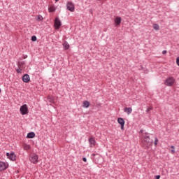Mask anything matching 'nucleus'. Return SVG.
I'll use <instances>...</instances> for the list:
<instances>
[{
	"mask_svg": "<svg viewBox=\"0 0 179 179\" xmlns=\"http://www.w3.org/2000/svg\"><path fill=\"white\" fill-rule=\"evenodd\" d=\"M143 143V145H145L147 147L150 146V145H152V143H153V139L150 138V136H149V134H148V133L145 134Z\"/></svg>",
	"mask_w": 179,
	"mask_h": 179,
	"instance_id": "obj_1",
	"label": "nucleus"
},
{
	"mask_svg": "<svg viewBox=\"0 0 179 179\" xmlns=\"http://www.w3.org/2000/svg\"><path fill=\"white\" fill-rule=\"evenodd\" d=\"M175 83H176V78H174V77H169L166 79L164 82V85L166 86H173V85H174Z\"/></svg>",
	"mask_w": 179,
	"mask_h": 179,
	"instance_id": "obj_2",
	"label": "nucleus"
},
{
	"mask_svg": "<svg viewBox=\"0 0 179 179\" xmlns=\"http://www.w3.org/2000/svg\"><path fill=\"white\" fill-rule=\"evenodd\" d=\"M29 161L31 163H34V164H37L38 163V155L36 153L31 155L29 156Z\"/></svg>",
	"mask_w": 179,
	"mask_h": 179,
	"instance_id": "obj_3",
	"label": "nucleus"
},
{
	"mask_svg": "<svg viewBox=\"0 0 179 179\" xmlns=\"http://www.w3.org/2000/svg\"><path fill=\"white\" fill-rule=\"evenodd\" d=\"M54 26H55V29L56 30H58V29H59V27H61V26H62V22H61V20H59V17H56L55 19Z\"/></svg>",
	"mask_w": 179,
	"mask_h": 179,
	"instance_id": "obj_4",
	"label": "nucleus"
},
{
	"mask_svg": "<svg viewBox=\"0 0 179 179\" xmlns=\"http://www.w3.org/2000/svg\"><path fill=\"white\" fill-rule=\"evenodd\" d=\"M20 111L22 115H26V114H27V113L29 111L27 105V104L22 105L20 108Z\"/></svg>",
	"mask_w": 179,
	"mask_h": 179,
	"instance_id": "obj_5",
	"label": "nucleus"
},
{
	"mask_svg": "<svg viewBox=\"0 0 179 179\" xmlns=\"http://www.w3.org/2000/svg\"><path fill=\"white\" fill-rule=\"evenodd\" d=\"M6 156L9 160L11 162H15L16 160V155H15V152H6Z\"/></svg>",
	"mask_w": 179,
	"mask_h": 179,
	"instance_id": "obj_6",
	"label": "nucleus"
},
{
	"mask_svg": "<svg viewBox=\"0 0 179 179\" xmlns=\"http://www.w3.org/2000/svg\"><path fill=\"white\" fill-rule=\"evenodd\" d=\"M66 8L67 10H70V12H75V5H73L72 2H68Z\"/></svg>",
	"mask_w": 179,
	"mask_h": 179,
	"instance_id": "obj_7",
	"label": "nucleus"
},
{
	"mask_svg": "<svg viewBox=\"0 0 179 179\" xmlns=\"http://www.w3.org/2000/svg\"><path fill=\"white\" fill-rule=\"evenodd\" d=\"M117 122H118V124H120L122 131H124V127L125 125V120H124V119L122 117H119L117 119Z\"/></svg>",
	"mask_w": 179,
	"mask_h": 179,
	"instance_id": "obj_8",
	"label": "nucleus"
},
{
	"mask_svg": "<svg viewBox=\"0 0 179 179\" xmlns=\"http://www.w3.org/2000/svg\"><path fill=\"white\" fill-rule=\"evenodd\" d=\"M6 169H8V164L0 161V171H3L4 170H6Z\"/></svg>",
	"mask_w": 179,
	"mask_h": 179,
	"instance_id": "obj_9",
	"label": "nucleus"
},
{
	"mask_svg": "<svg viewBox=\"0 0 179 179\" xmlns=\"http://www.w3.org/2000/svg\"><path fill=\"white\" fill-rule=\"evenodd\" d=\"M22 81L24 82V83H29V82H30V76H29V74H24L22 76Z\"/></svg>",
	"mask_w": 179,
	"mask_h": 179,
	"instance_id": "obj_10",
	"label": "nucleus"
},
{
	"mask_svg": "<svg viewBox=\"0 0 179 179\" xmlns=\"http://www.w3.org/2000/svg\"><path fill=\"white\" fill-rule=\"evenodd\" d=\"M88 141H89L90 148H93V146H96V140H94V138L91 137L89 138Z\"/></svg>",
	"mask_w": 179,
	"mask_h": 179,
	"instance_id": "obj_11",
	"label": "nucleus"
},
{
	"mask_svg": "<svg viewBox=\"0 0 179 179\" xmlns=\"http://www.w3.org/2000/svg\"><path fill=\"white\" fill-rule=\"evenodd\" d=\"M34 136H36V134L33 131L28 133L27 135V138L28 139H33V138H34Z\"/></svg>",
	"mask_w": 179,
	"mask_h": 179,
	"instance_id": "obj_12",
	"label": "nucleus"
},
{
	"mask_svg": "<svg viewBox=\"0 0 179 179\" xmlns=\"http://www.w3.org/2000/svg\"><path fill=\"white\" fill-rule=\"evenodd\" d=\"M115 23L116 26H120V24H121V17H116L115 19Z\"/></svg>",
	"mask_w": 179,
	"mask_h": 179,
	"instance_id": "obj_13",
	"label": "nucleus"
},
{
	"mask_svg": "<svg viewBox=\"0 0 179 179\" xmlns=\"http://www.w3.org/2000/svg\"><path fill=\"white\" fill-rule=\"evenodd\" d=\"M83 107L85 108H89V107H90V102H89V101H85L83 103Z\"/></svg>",
	"mask_w": 179,
	"mask_h": 179,
	"instance_id": "obj_14",
	"label": "nucleus"
},
{
	"mask_svg": "<svg viewBox=\"0 0 179 179\" xmlns=\"http://www.w3.org/2000/svg\"><path fill=\"white\" fill-rule=\"evenodd\" d=\"M63 47H64V50H69V43L65 41L64 43H63Z\"/></svg>",
	"mask_w": 179,
	"mask_h": 179,
	"instance_id": "obj_15",
	"label": "nucleus"
},
{
	"mask_svg": "<svg viewBox=\"0 0 179 179\" xmlns=\"http://www.w3.org/2000/svg\"><path fill=\"white\" fill-rule=\"evenodd\" d=\"M124 113H127L128 115L132 113V108H124Z\"/></svg>",
	"mask_w": 179,
	"mask_h": 179,
	"instance_id": "obj_16",
	"label": "nucleus"
},
{
	"mask_svg": "<svg viewBox=\"0 0 179 179\" xmlns=\"http://www.w3.org/2000/svg\"><path fill=\"white\" fill-rule=\"evenodd\" d=\"M57 10V8H55V7L54 6H52L50 7H49L48 10L49 12H55V10Z\"/></svg>",
	"mask_w": 179,
	"mask_h": 179,
	"instance_id": "obj_17",
	"label": "nucleus"
},
{
	"mask_svg": "<svg viewBox=\"0 0 179 179\" xmlns=\"http://www.w3.org/2000/svg\"><path fill=\"white\" fill-rule=\"evenodd\" d=\"M17 73H22V69L20 68V63L18 64V68L16 69Z\"/></svg>",
	"mask_w": 179,
	"mask_h": 179,
	"instance_id": "obj_18",
	"label": "nucleus"
},
{
	"mask_svg": "<svg viewBox=\"0 0 179 179\" xmlns=\"http://www.w3.org/2000/svg\"><path fill=\"white\" fill-rule=\"evenodd\" d=\"M23 148H24V150H29V149H30V145H29V144H24V146H23Z\"/></svg>",
	"mask_w": 179,
	"mask_h": 179,
	"instance_id": "obj_19",
	"label": "nucleus"
},
{
	"mask_svg": "<svg viewBox=\"0 0 179 179\" xmlns=\"http://www.w3.org/2000/svg\"><path fill=\"white\" fill-rule=\"evenodd\" d=\"M153 29H154V30H159L160 26H159V24H155L153 25Z\"/></svg>",
	"mask_w": 179,
	"mask_h": 179,
	"instance_id": "obj_20",
	"label": "nucleus"
},
{
	"mask_svg": "<svg viewBox=\"0 0 179 179\" xmlns=\"http://www.w3.org/2000/svg\"><path fill=\"white\" fill-rule=\"evenodd\" d=\"M158 142H159V139L157 138V137H155V142H154L155 146H157Z\"/></svg>",
	"mask_w": 179,
	"mask_h": 179,
	"instance_id": "obj_21",
	"label": "nucleus"
},
{
	"mask_svg": "<svg viewBox=\"0 0 179 179\" xmlns=\"http://www.w3.org/2000/svg\"><path fill=\"white\" fill-rule=\"evenodd\" d=\"M31 40V41H37V36H32Z\"/></svg>",
	"mask_w": 179,
	"mask_h": 179,
	"instance_id": "obj_22",
	"label": "nucleus"
},
{
	"mask_svg": "<svg viewBox=\"0 0 179 179\" xmlns=\"http://www.w3.org/2000/svg\"><path fill=\"white\" fill-rule=\"evenodd\" d=\"M152 107H147L146 113H149V112L152 111Z\"/></svg>",
	"mask_w": 179,
	"mask_h": 179,
	"instance_id": "obj_23",
	"label": "nucleus"
},
{
	"mask_svg": "<svg viewBox=\"0 0 179 179\" xmlns=\"http://www.w3.org/2000/svg\"><path fill=\"white\" fill-rule=\"evenodd\" d=\"M36 20H43V15H39L36 18Z\"/></svg>",
	"mask_w": 179,
	"mask_h": 179,
	"instance_id": "obj_24",
	"label": "nucleus"
},
{
	"mask_svg": "<svg viewBox=\"0 0 179 179\" xmlns=\"http://www.w3.org/2000/svg\"><path fill=\"white\" fill-rule=\"evenodd\" d=\"M171 153L172 155H174V153H176V149H172L171 151Z\"/></svg>",
	"mask_w": 179,
	"mask_h": 179,
	"instance_id": "obj_25",
	"label": "nucleus"
},
{
	"mask_svg": "<svg viewBox=\"0 0 179 179\" xmlns=\"http://www.w3.org/2000/svg\"><path fill=\"white\" fill-rule=\"evenodd\" d=\"M48 99L50 100V103H52L53 99L51 98V96H48Z\"/></svg>",
	"mask_w": 179,
	"mask_h": 179,
	"instance_id": "obj_26",
	"label": "nucleus"
},
{
	"mask_svg": "<svg viewBox=\"0 0 179 179\" xmlns=\"http://www.w3.org/2000/svg\"><path fill=\"white\" fill-rule=\"evenodd\" d=\"M176 64L179 66V57H177V59H176Z\"/></svg>",
	"mask_w": 179,
	"mask_h": 179,
	"instance_id": "obj_27",
	"label": "nucleus"
},
{
	"mask_svg": "<svg viewBox=\"0 0 179 179\" xmlns=\"http://www.w3.org/2000/svg\"><path fill=\"white\" fill-rule=\"evenodd\" d=\"M83 161L85 162V163H86V162H87V159L86 157H83Z\"/></svg>",
	"mask_w": 179,
	"mask_h": 179,
	"instance_id": "obj_28",
	"label": "nucleus"
},
{
	"mask_svg": "<svg viewBox=\"0 0 179 179\" xmlns=\"http://www.w3.org/2000/svg\"><path fill=\"white\" fill-rule=\"evenodd\" d=\"M155 179H160V175H157L155 176Z\"/></svg>",
	"mask_w": 179,
	"mask_h": 179,
	"instance_id": "obj_29",
	"label": "nucleus"
},
{
	"mask_svg": "<svg viewBox=\"0 0 179 179\" xmlns=\"http://www.w3.org/2000/svg\"><path fill=\"white\" fill-rule=\"evenodd\" d=\"M167 53V50H163L162 51V54L164 55V54H166Z\"/></svg>",
	"mask_w": 179,
	"mask_h": 179,
	"instance_id": "obj_30",
	"label": "nucleus"
},
{
	"mask_svg": "<svg viewBox=\"0 0 179 179\" xmlns=\"http://www.w3.org/2000/svg\"><path fill=\"white\" fill-rule=\"evenodd\" d=\"M141 134H143V129L140 130Z\"/></svg>",
	"mask_w": 179,
	"mask_h": 179,
	"instance_id": "obj_31",
	"label": "nucleus"
},
{
	"mask_svg": "<svg viewBox=\"0 0 179 179\" xmlns=\"http://www.w3.org/2000/svg\"><path fill=\"white\" fill-rule=\"evenodd\" d=\"M171 149H176V148L174 147V145L171 146Z\"/></svg>",
	"mask_w": 179,
	"mask_h": 179,
	"instance_id": "obj_32",
	"label": "nucleus"
},
{
	"mask_svg": "<svg viewBox=\"0 0 179 179\" xmlns=\"http://www.w3.org/2000/svg\"><path fill=\"white\" fill-rule=\"evenodd\" d=\"M58 1H59V0H55L56 2H58Z\"/></svg>",
	"mask_w": 179,
	"mask_h": 179,
	"instance_id": "obj_33",
	"label": "nucleus"
},
{
	"mask_svg": "<svg viewBox=\"0 0 179 179\" xmlns=\"http://www.w3.org/2000/svg\"><path fill=\"white\" fill-rule=\"evenodd\" d=\"M0 93H1V89H0Z\"/></svg>",
	"mask_w": 179,
	"mask_h": 179,
	"instance_id": "obj_34",
	"label": "nucleus"
},
{
	"mask_svg": "<svg viewBox=\"0 0 179 179\" xmlns=\"http://www.w3.org/2000/svg\"><path fill=\"white\" fill-rule=\"evenodd\" d=\"M96 1H100V0H96Z\"/></svg>",
	"mask_w": 179,
	"mask_h": 179,
	"instance_id": "obj_35",
	"label": "nucleus"
}]
</instances>
